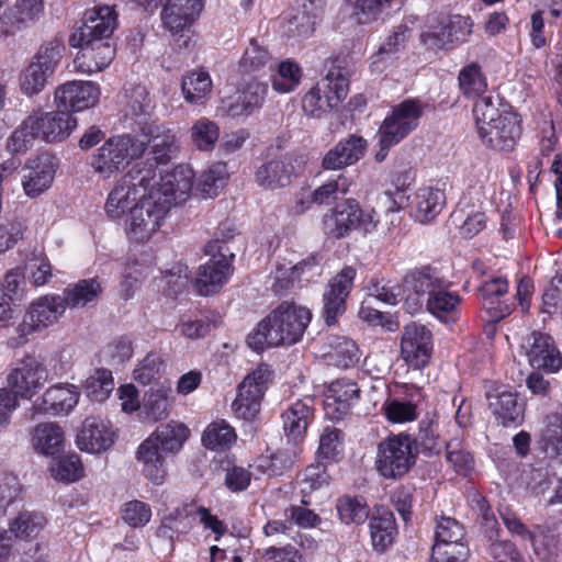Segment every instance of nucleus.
<instances>
[{
	"mask_svg": "<svg viewBox=\"0 0 562 562\" xmlns=\"http://www.w3.org/2000/svg\"><path fill=\"white\" fill-rule=\"evenodd\" d=\"M498 98L484 97L473 106L476 132L482 143L497 150L514 149L520 137V121L510 110L499 109Z\"/></svg>",
	"mask_w": 562,
	"mask_h": 562,
	"instance_id": "nucleus-1",
	"label": "nucleus"
},
{
	"mask_svg": "<svg viewBox=\"0 0 562 562\" xmlns=\"http://www.w3.org/2000/svg\"><path fill=\"white\" fill-rule=\"evenodd\" d=\"M146 151V144L132 134L108 138L90 157V166L101 179H110Z\"/></svg>",
	"mask_w": 562,
	"mask_h": 562,
	"instance_id": "nucleus-2",
	"label": "nucleus"
},
{
	"mask_svg": "<svg viewBox=\"0 0 562 562\" xmlns=\"http://www.w3.org/2000/svg\"><path fill=\"white\" fill-rule=\"evenodd\" d=\"M221 235L222 238L216 237L205 246V254L210 259L199 268L195 278V288L200 295L217 293L234 272L235 255L227 245V240L234 236L233 231L228 229V234L221 232Z\"/></svg>",
	"mask_w": 562,
	"mask_h": 562,
	"instance_id": "nucleus-3",
	"label": "nucleus"
},
{
	"mask_svg": "<svg viewBox=\"0 0 562 562\" xmlns=\"http://www.w3.org/2000/svg\"><path fill=\"white\" fill-rule=\"evenodd\" d=\"M349 71L340 65L331 66L302 98L303 112L314 119H321L347 97L349 92Z\"/></svg>",
	"mask_w": 562,
	"mask_h": 562,
	"instance_id": "nucleus-4",
	"label": "nucleus"
},
{
	"mask_svg": "<svg viewBox=\"0 0 562 562\" xmlns=\"http://www.w3.org/2000/svg\"><path fill=\"white\" fill-rule=\"evenodd\" d=\"M155 178L156 170L153 167L140 168L139 164L133 166L110 191L104 206L106 214L111 218H120L126 212H132L134 205L148 195Z\"/></svg>",
	"mask_w": 562,
	"mask_h": 562,
	"instance_id": "nucleus-5",
	"label": "nucleus"
},
{
	"mask_svg": "<svg viewBox=\"0 0 562 562\" xmlns=\"http://www.w3.org/2000/svg\"><path fill=\"white\" fill-rule=\"evenodd\" d=\"M422 113L423 108L415 100H405L393 108L378 132L380 149L375 154L376 162L384 161L390 148L398 144L417 127Z\"/></svg>",
	"mask_w": 562,
	"mask_h": 562,
	"instance_id": "nucleus-6",
	"label": "nucleus"
},
{
	"mask_svg": "<svg viewBox=\"0 0 562 562\" xmlns=\"http://www.w3.org/2000/svg\"><path fill=\"white\" fill-rule=\"evenodd\" d=\"M416 462V452L408 436H393L378 446L376 470L385 479L396 480L409 472Z\"/></svg>",
	"mask_w": 562,
	"mask_h": 562,
	"instance_id": "nucleus-7",
	"label": "nucleus"
},
{
	"mask_svg": "<svg viewBox=\"0 0 562 562\" xmlns=\"http://www.w3.org/2000/svg\"><path fill=\"white\" fill-rule=\"evenodd\" d=\"M312 313L308 308L296 305L293 302H283L277 306L267 319L272 327L271 339L281 345H293L297 342L308 323Z\"/></svg>",
	"mask_w": 562,
	"mask_h": 562,
	"instance_id": "nucleus-8",
	"label": "nucleus"
},
{
	"mask_svg": "<svg viewBox=\"0 0 562 562\" xmlns=\"http://www.w3.org/2000/svg\"><path fill=\"white\" fill-rule=\"evenodd\" d=\"M64 49V45L58 42H48L40 47L31 64L20 75V88L25 95L38 94L45 88Z\"/></svg>",
	"mask_w": 562,
	"mask_h": 562,
	"instance_id": "nucleus-9",
	"label": "nucleus"
},
{
	"mask_svg": "<svg viewBox=\"0 0 562 562\" xmlns=\"http://www.w3.org/2000/svg\"><path fill=\"white\" fill-rule=\"evenodd\" d=\"M272 380V371L266 363L248 373L238 385V393L232 404L235 415L252 420L260 411L261 401Z\"/></svg>",
	"mask_w": 562,
	"mask_h": 562,
	"instance_id": "nucleus-10",
	"label": "nucleus"
},
{
	"mask_svg": "<svg viewBox=\"0 0 562 562\" xmlns=\"http://www.w3.org/2000/svg\"><path fill=\"white\" fill-rule=\"evenodd\" d=\"M168 212V202H159V195L148 192L131 212L130 237L137 243L147 241L158 231Z\"/></svg>",
	"mask_w": 562,
	"mask_h": 562,
	"instance_id": "nucleus-11",
	"label": "nucleus"
},
{
	"mask_svg": "<svg viewBox=\"0 0 562 562\" xmlns=\"http://www.w3.org/2000/svg\"><path fill=\"white\" fill-rule=\"evenodd\" d=\"M66 311L58 294L43 295L33 301L18 327L20 336L24 337L43 330L59 321Z\"/></svg>",
	"mask_w": 562,
	"mask_h": 562,
	"instance_id": "nucleus-12",
	"label": "nucleus"
},
{
	"mask_svg": "<svg viewBox=\"0 0 562 562\" xmlns=\"http://www.w3.org/2000/svg\"><path fill=\"white\" fill-rule=\"evenodd\" d=\"M431 353V331L423 324H407L401 338V357L406 364L414 370L423 369L428 364Z\"/></svg>",
	"mask_w": 562,
	"mask_h": 562,
	"instance_id": "nucleus-13",
	"label": "nucleus"
},
{
	"mask_svg": "<svg viewBox=\"0 0 562 562\" xmlns=\"http://www.w3.org/2000/svg\"><path fill=\"white\" fill-rule=\"evenodd\" d=\"M472 25L469 16L452 15L447 23L428 26L420 34V40L429 49H450L468 40L472 33Z\"/></svg>",
	"mask_w": 562,
	"mask_h": 562,
	"instance_id": "nucleus-14",
	"label": "nucleus"
},
{
	"mask_svg": "<svg viewBox=\"0 0 562 562\" xmlns=\"http://www.w3.org/2000/svg\"><path fill=\"white\" fill-rule=\"evenodd\" d=\"M193 179V169L188 165H179L160 178L158 187L154 186V180L149 192L153 195H159V202H168V210L170 211L172 205L188 200L192 191Z\"/></svg>",
	"mask_w": 562,
	"mask_h": 562,
	"instance_id": "nucleus-15",
	"label": "nucleus"
},
{
	"mask_svg": "<svg viewBox=\"0 0 562 562\" xmlns=\"http://www.w3.org/2000/svg\"><path fill=\"white\" fill-rule=\"evenodd\" d=\"M47 379L46 367L34 358H26L10 371L7 381L13 395L31 398Z\"/></svg>",
	"mask_w": 562,
	"mask_h": 562,
	"instance_id": "nucleus-16",
	"label": "nucleus"
},
{
	"mask_svg": "<svg viewBox=\"0 0 562 562\" xmlns=\"http://www.w3.org/2000/svg\"><path fill=\"white\" fill-rule=\"evenodd\" d=\"M117 27V13L113 7L99 5L85 13L83 24L70 37L72 41L91 42L112 41L111 36Z\"/></svg>",
	"mask_w": 562,
	"mask_h": 562,
	"instance_id": "nucleus-17",
	"label": "nucleus"
},
{
	"mask_svg": "<svg viewBox=\"0 0 562 562\" xmlns=\"http://www.w3.org/2000/svg\"><path fill=\"white\" fill-rule=\"evenodd\" d=\"M56 169L55 158L49 154L44 153L27 159L21 181L25 195L35 199L47 191L54 181Z\"/></svg>",
	"mask_w": 562,
	"mask_h": 562,
	"instance_id": "nucleus-18",
	"label": "nucleus"
},
{
	"mask_svg": "<svg viewBox=\"0 0 562 562\" xmlns=\"http://www.w3.org/2000/svg\"><path fill=\"white\" fill-rule=\"evenodd\" d=\"M79 397L80 393L76 385H53L34 402L31 418L34 419L36 415H67L77 406Z\"/></svg>",
	"mask_w": 562,
	"mask_h": 562,
	"instance_id": "nucleus-19",
	"label": "nucleus"
},
{
	"mask_svg": "<svg viewBox=\"0 0 562 562\" xmlns=\"http://www.w3.org/2000/svg\"><path fill=\"white\" fill-rule=\"evenodd\" d=\"M99 98V86L92 81H68L55 90L56 108L69 113L94 106Z\"/></svg>",
	"mask_w": 562,
	"mask_h": 562,
	"instance_id": "nucleus-20",
	"label": "nucleus"
},
{
	"mask_svg": "<svg viewBox=\"0 0 562 562\" xmlns=\"http://www.w3.org/2000/svg\"><path fill=\"white\" fill-rule=\"evenodd\" d=\"M72 47H79L74 65L78 71L93 74L106 68L114 58L115 48L112 41L77 42L69 40Z\"/></svg>",
	"mask_w": 562,
	"mask_h": 562,
	"instance_id": "nucleus-21",
	"label": "nucleus"
},
{
	"mask_svg": "<svg viewBox=\"0 0 562 562\" xmlns=\"http://www.w3.org/2000/svg\"><path fill=\"white\" fill-rule=\"evenodd\" d=\"M115 430L110 420L99 417H87L77 434L76 443L81 451L101 453L109 450L115 441Z\"/></svg>",
	"mask_w": 562,
	"mask_h": 562,
	"instance_id": "nucleus-22",
	"label": "nucleus"
},
{
	"mask_svg": "<svg viewBox=\"0 0 562 562\" xmlns=\"http://www.w3.org/2000/svg\"><path fill=\"white\" fill-rule=\"evenodd\" d=\"M139 133L147 138L146 147H150L157 164H168L180 150V142L176 132L164 123L151 121L144 123Z\"/></svg>",
	"mask_w": 562,
	"mask_h": 562,
	"instance_id": "nucleus-23",
	"label": "nucleus"
},
{
	"mask_svg": "<svg viewBox=\"0 0 562 562\" xmlns=\"http://www.w3.org/2000/svg\"><path fill=\"white\" fill-rule=\"evenodd\" d=\"M532 368L557 372L562 368V355L551 336L533 331L522 345Z\"/></svg>",
	"mask_w": 562,
	"mask_h": 562,
	"instance_id": "nucleus-24",
	"label": "nucleus"
},
{
	"mask_svg": "<svg viewBox=\"0 0 562 562\" xmlns=\"http://www.w3.org/2000/svg\"><path fill=\"white\" fill-rule=\"evenodd\" d=\"M359 395L360 389L353 381L339 379L331 382L323 401L325 416L334 422L342 419L349 414Z\"/></svg>",
	"mask_w": 562,
	"mask_h": 562,
	"instance_id": "nucleus-25",
	"label": "nucleus"
},
{
	"mask_svg": "<svg viewBox=\"0 0 562 562\" xmlns=\"http://www.w3.org/2000/svg\"><path fill=\"white\" fill-rule=\"evenodd\" d=\"M356 270L345 267L328 283L324 295V317L327 325L335 323L338 315L345 312V302L353 285Z\"/></svg>",
	"mask_w": 562,
	"mask_h": 562,
	"instance_id": "nucleus-26",
	"label": "nucleus"
},
{
	"mask_svg": "<svg viewBox=\"0 0 562 562\" xmlns=\"http://www.w3.org/2000/svg\"><path fill=\"white\" fill-rule=\"evenodd\" d=\"M322 5L316 0H305L300 9L286 16L281 25V33L292 43L310 37L315 29Z\"/></svg>",
	"mask_w": 562,
	"mask_h": 562,
	"instance_id": "nucleus-27",
	"label": "nucleus"
},
{
	"mask_svg": "<svg viewBox=\"0 0 562 562\" xmlns=\"http://www.w3.org/2000/svg\"><path fill=\"white\" fill-rule=\"evenodd\" d=\"M43 9V0H15L0 15V34L8 36L22 31L40 19Z\"/></svg>",
	"mask_w": 562,
	"mask_h": 562,
	"instance_id": "nucleus-28",
	"label": "nucleus"
},
{
	"mask_svg": "<svg viewBox=\"0 0 562 562\" xmlns=\"http://www.w3.org/2000/svg\"><path fill=\"white\" fill-rule=\"evenodd\" d=\"M367 140L362 136L349 135L340 139L322 159L325 170H341L357 164L366 154Z\"/></svg>",
	"mask_w": 562,
	"mask_h": 562,
	"instance_id": "nucleus-29",
	"label": "nucleus"
},
{
	"mask_svg": "<svg viewBox=\"0 0 562 562\" xmlns=\"http://www.w3.org/2000/svg\"><path fill=\"white\" fill-rule=\"evenodd\" d=\"M358 201L347 199L334 209L327 212L323 217L324 233L335 239H340L349 235V233L358 228L359 220L357 218Z\"/></svg>",
	"mask_w": 562,
	"mask_h": 562,
	"instance_id": "nucleus-30",
	"label": "nucleus"
},
{
	"mask_svg": "<svg viewBox=\"0 0 562 562\" xmlns=\"http://www.w3.org/2000/svg\"><path fill=\"white\" fill-rule=\"evenodd\" d=\"M31 117L36 121L35 130L41 138L48 143L66 139L77 126V120L63 109H57L56 112L35 113Z\"/></svg>",
	"mask_w": 562,
	"mask_h": 562,
	"instance_id": "nucleus-31",
	"label": "nucleus"
},
{
	"mask_svg": "<svg viewBox=\"0 0 562 562\" xmlns=\"http://www.w3.org/2000/svg\"><path fill=\"white\" fill-rule=\"evenodd\" d=\"M445 205L446 194L442 190L432 187L419 188L411 198V215L416 222L428 224L442 212Z\"/></svg>",
	"mask_w": 562,
	"mask_h": 562,
	"instance_id": "nucleus-32",
	"label": "nucleus"
},
{
	"mask_svg": "<svg viewBox=\"0 0 562 562\" xmlns=\"http://www.w3.org/2000/svg\"><path fill=\"white\" fill-rule=\"evenodd\" d=\"M299 170L293 166L292 158L279 157L270 159L258 167L256 181L266 190H276L289 186Z\"/></svg>",
	"mask_w": 562,
	"mask_h": 562,
	"instance_id": "nucleus-33",
	"label": "nucleus"
},
{
	"mask_svg": "<svg viewBox=\"0 0 562 562\" xmlns=\"http://www.w3.org/2000/svg\"><path fill=\"white\" fill-rule=\"evenodd\" d=\"M168 453L148 437L137 448L136 460L142 465V473L154 484H161L167 475Z\"/></svg>",
	"mask_w": 562,
	"mask_h": 562,
	"instance_id": "nucleus-34",
	"label": "nucleus"
},
{
	"mask_svg": "<svg viewBox=\"0 0 562 562\" xmlns=\"http://www.w3.org/2000/svg\"><path fill=\"white\" fill-rule=\"evenodd\" d=\"M508 291V282L505 278L495 277L485 281L479 288V294L483 307L488 313L492 322L497 323L512 313V304L501 301L499 297Z\"/></svg>",
	"mask_w": 562,
	"mask_h": 562,
	"instance_id": "nucleus-35",
	"label": "nucleus"
},
{
	"mask_svg": "<svg viewBox=\"0 0 562 562\" xmlns=\"http://www.w3.org/2000/svg\"><path fill=\"white\" fill-rule=\"evenodd\" d=\"M122 98L124 117L134 121L138 125V130L144 123L153 121L149 120L151 100L144 85L128 83L123 89Z\"/></svg>",
	"mask_w": 562,
	"mask_h": 562,
	"instance_id": "nucleus-36",
	"label": "nucleus"
},
{
	"mask_svg": "<svg viewBox=\"0 0 562 562\" xmlns=\"http://www.w3.org/2000/svg\"><path fill=\"white\" fill-rule=\"evenodd\" d=\"M172 403L173 397L170 382L166 381L149 389L143 398V413L145 414V419L151 423H157L167 418Z\"/></svg>",
	"mask_w": 562,
	"mask_h": 562,
	"instance_id": "nucleus-37",
	"label": "nucleus"
},
{
	"mask_svg": "<svg viewBox=\"0 0 562 562\" xmlns=\"http://www.w3.org/2000/svg\"><path fill=\"white\" fill-rule=\"evenodd\" d=\"M103 291L101 281L97 278L82 279L69 284L60 295L65 307L71 310L83 308L98 301Z\"/></svg>",
	"mask_w": 562,
	"mask_h": 562,
	"instance_id": "nucleus-38",
	"label": "nucleus"
},
{
	"mask_svg": "<svg viewBox=\"0 0 562 562\" xmlns=\"http://www.w3.org/2000/svg\"><path fill=\"white\" fill-rule=\"evenodd\" d=\"M321 272V261L318 257L311 256L289 269L278 268L274 273L272 286L276 292H279L288 289L295 281L301 282L305 280L308 282L314 277L319 276Z\"/></svg>",
	"mask_w": 562,
	"mask_h": 562,
	"instance_id": "nucleus-39",
	"label": "nucleus"
},
{
	"mask_svg": "<svg viewBox=\"0 0 562 562\" xmlns=\"http://www.w3.org/2000/svg\"><path fill=\"white\" fill-rule=\"evenodd\" d=\"M31 442L36 452L55 456L64 448L65 434L57 423H41L32 430Z\"/></svg>",
	"mask_w": 562,
	"mask_h": 562,
	"instance_id": "nucleus-40",
	"label": "nucleus"
},
{
	"mask_svg": "<svg viewBox=\"0 0 562 562\" xmlns=\"http://www.w3.org/2000/svg\"><path fill=\"white\" fill-rule=\"evenodd\" d=\"M351 186L352 179L346 173H339L330 177L308 194L306 199L307 205L305 209H308L311 204L328 205L339 196L346 195ZM300 211H304V207Z\"/></svg>",
	"mask_w": 562,
	"mask_h": 562,
	"instance_id": "nucleus-41",
	"label": "nucleus"
},
{
	"mask_svg": "<svg viewBox=\"0 0 562 562\" xmlns=\"http://www.w3.org/2000/svg\"><path fill=\"white\" fill-rule=\"evenodd\" d=\"M324 357L335 367L347 369L360 359L356 342L347 337L329 336L326 340Z\"/></svg>",
	"mask_w": 562,
	"mask_h": 562,
	"instance_id": "nucleus-42",
	"label": "nucleus"
},
{
	"mask_svg": "<svg viewBox=\"0 0 562 562\" xmlns=\"http://www.w3.org/2000/svg\"><path fill=\"white\" fill-rule=\"evenodd\" d=\"M190 436L189 428L180 422L170 420L159 425L149 436L169 456L178 453Z\"/></svg>",
	"mask_w": 562,
	"mask_h": 562,
	"instance_id": "nucleus-43",
	"label": "nucleus"
},
{
	"mask_svg": "<svg viewBox=\"0 0 562 562\" xmlns=\"http://www.w3.org/2000/svg\"><path fill=\"white\" fill-rule=\"evenodd\" d=\"M307 402L312 400L296 401L282 413L284 432L292 440L302 438L307 429L312 415V408Z\"/></svg>",
	"mask_w": 562,
	"mask_h": 562,
	"instance_id": "nucleus-44",
	"label": "nucleus"
},
{
	"mask_svg": "<svg viewBox=\"0 0 562 562\" xmlns=\"http://www.w3.org/2000/svg\"><path fill=\"white\" fill-rule=\"evenodd\" d=\"M372 548L383 553L393 543L396 532L395 519L392 513L383 512L373 516L369 522Z\"/></svg>",
	"mask_w": 562,
	"mask_h": 562,
	"instance_id": "nucleus-45",
	"label": "nucleus"
},
{
	"mask_svg": "<svg viewBox=\"0 0 562 562\" xmlns=\"http://www.w3.org/2000/svg\"><path fill=\"white\" fill-rule=\"evenodd\" d=\"M538 443L548 456L562 458V414L546 416Z\"/></svg>",
	"mask_w": 562,
	"mask_h": 562,
	"instance_id": "nucleus-46",
	"label": "nucleus"
},
{
	"mask_svg": "<svg viewBox=\"0 0 562 562\" xmlns=\"http://www.w3.org/2000/svg\"><path fill=\"white\" fill-rule=\"evenodd\" d=\"M404 288L414 292L416 295H425L428 297L443 283L435 269L429 266L411 270L404 277Z\"/></svg>",
	"mask_w": 562,
	"mask_h": 562,
	"instance_id": "nucleus-47",
	"label": "nucleus"
},
{
	"mask_svg": "<svg viewBox=\"0 0 562 562\" xmlns=\"http://www.w3.org/2000/svg\"><path fill=\"white\" fill-rule=\"evenodd\" d=\"M460 296L457 293L448 291L443 283L427 299V310L442 322L454 319Z\"/></svg>",
	"mask_w": 562,
	"mask_h": 562,
	"instance_id": "nucleus-48",
	"label": "nucleus"
},
{
	"mask_svg": "<svg viewBox=\"0 0 562 562\" xmlns=\"http://www.w3.org/2000/svg\"><path fill=\"white\" fill-rule=\"evenodd\" d=\"M303 71L301 66L291 59L281 61L271 74V85L279 93H290L301 83Z\"/></svg>",
	"mask_w": 562,
	"mask_h": 562,
	"instance_id": "nucleus-49",
	"label": "nucleus"
},
{
	"mask_svg": "<svg viewBox=\"0 0 562 562\" xmlns=\"http://www.w3.org/2000/svg\"><path fill=\"white\" fill-rule=\"evenodd\" d=\"M181 90L188 103H202L212 90V80L209 72L203 70L189 72L182 79Z\"/></svg>",
	"mask_w": 562,
	"mask_h": 562,
	"instance_id": "nucleus-50",
	"label": "nucleus"
},
{
	"mask_svg": "<svg viewBox=\"0 0 562 562\" xmlns=\"http://www.w3.org/2000/svg\"><path fill=\"white\" fill-rule=\"evenodd\" d=\"M189 133L191 144L201 151L213 150L220 138V127L217 123L207 117L196 120L192 124Z\"/></svg>",
	"mask_w": 562,
	"mask_h": 562,
	"instance_id": "nucleus-51",
	"label": "nucleus"
},
{
	"mask_svg": "<svg viewBox=\"0 0 562 562\" xmlns=\"http://www.w3.org/2000/svg\"><path fill=\"white\" fill-rule=\"evenodd\" d=\"M459 88L464 97L470 99L480 100L487 97L485 94L487 89L486 79L481 71L477 64H470L463 67L459 72Z\"/></svg>",
	"mask_w": 562,
	"mask_h": 562,
	"instance_id": "nucleus-52",
	"label": "nucleus"
},
{
	"mask_svg": "<svg viewBox=\"0 0 562 562\" xmlns=\"http://www.w3.org/2000/svg\"><path fill=\"white\" fill-rule=\"evenodd\" d=\"M87 397L94 402H104L114 390V379L108 369H97L91 373L83 385Z\"/></svg>",
	"mask_w": 562,
	"mask_h": 562,
	"instance_id": "nucleus-53",
	"label": "nucleus"
},
{
	"mask_svg": "<svg viewBox=\"0 0 562 562\" xmlns=\"http://www.w3.org/2000/svg\"><path fill=\"white\" fill-rule=\"evenodd\" d=\"M234 428L225 420L211 423L203 432L202 443L211 450L227 448L236 440Z\"/></svg>",
	"mask_w": 562,
	"mask_h": 562,
	"instance_id": "nucleus-54",
	"label": "nucleus"
},
{
	"mask_svg": "<svg viewBox=\"0 0 562 562\" xmlns=\"http://www.w3.org/2000/svg\"><path fill=\"white\" fill-rule=\"evenodd\" d=\"M490 407L504 426L516 423L522 417V405L510 392H503L495 396L494 401L490 402Z\"/></svg>",
	"mask_w": 562,
	"mask_h": 562,
	"instance_id": "nucleus-55",
	"label": "nucleus"
},
{
	"mask_svg": "<svg viewBox=\"0 0 562 562\" xmlns=\"http://www.w3.org/2000/svg\"><path fill=\"white\" fill-rule=\"evenodd\" d=\"M36 121L27 116L7 140V149L12 155L25 154L33 147L34 140L41 138L35 130Z\"/></svg>",
	"mask_w": 562,
	"mask_h": 562,
	"instance_id": "nucleus-56",
	"label": "nucleus"
},
{
	"mask_svg": "<svg viewBox=\"0 0 562 562\" xmlns=\"http://www.w3.org/2000/svg\"><path fill=\"white\" fill-rule=\"evenodd\" d=\"M166 371V363L157 352L147 353L133 370V378L143 385L157 382Z\"/></svg>",
	"mask_w": 562,
	"mask_h": 562,
	"instance_id": "nucleus-57",
	"label": "nucleus"
},
{
	"mask_svg": "<svg viewBox=\"0 0 562 562\" xmlns=\"http://www.w3.org/2000/svg\"><path fill=\"white\" fill-rule=\"evenodd\" d=\"M336 508L340 520L347 525L362 524L369 517V507L360 496H342L338 499Z\"/></svg>",
	"mask_w": 562,
	"mask_h": 562,
	"instance_id": "nucleus-58",
	"label": "nucleus"
},
{
	"mask_svg": "<svg viewBox=\"0 0 562 562\" xmlns=\"http://www.w3.org/2000/svg\"><path fill=\"white\" fill-rule=\"evenodd\" d=\"M470 549L464 540L435 542L431 548L432 562H467Z\"/></svg>",
	"mask_w": 562,
	"mask_h": 562,
	"instance_id": "nucleus-59",
	"label": "nucleus"
},
{
	"mask_svg": "<svg viewBox=\"0 0 562 562\" xmlns=\"http://www.w3.org/2000/svg\"><path fill=\"white\" fill-rule=\"evenodd\" d=\"M55 480L61 482H76L83 477L85 469L78 454L71 453L59 459L50 469Z\"/></svg>",
	"mask_w": 562,
	"mask_h": 562,
	"instance_id": "nucleus-60",
	"label": "nucleus"
},
{
	"mask_svg": "<svg viewBox=\"0 0 562 562\" xmlns=\"http://www.w3.org/2000/svg\"><path fill=\"white\" fill-rule=\"evenodd\" d=\"M227 178V168L223 162L213 164L199 178L196 189L206 194L214 196L225 184Z\"/></svg>",
	"mask_w": 562,
	"mask_h": 562,
	"instance_id": "nucleus-61",
	"label": "nucleus"
},
{
	"mask_svg": "<svg viewBox=\"0 0 562 562\" xmlns=\"http://www.w3.org/2000/svg\"><path fill=\"white\" fill-rule=\"evenodd\" d=\"M271 60L268 49L261 46L256 40H250L240 60L239 69L244 72L259 71Z\"/></svg>",
	"mask_w": 562,
	"mask_h": 562,
	"instance_id": "nucleus-62",
	"label": "nucleus"
},
{
	"mask_svg": "<svg viewBox=\"0 0 562 562\" xmlns=\"http://www.w3.org/2000/svg\"><path fill=\"white\" fill-rule=\"evenodd\" d=\"M45 525V518L35 513H22L10 525V532L16 538L36 536Z\"/></svg>",
	"mask_w": 562,
	"mask_h": 562,
	"instance_id": "nucleus-63",
	"label": "nucleus"
},
{
	"mask_svg": "<svg viewBox=\"0 0 562 562\" xmlns=\"http://www.w3.org/2000/svg\"><path fill=\"white\" fill-rule=\"evenodd\" d=\"M267 92L268 87L266 83L255 79L249 81L239 97L241 111L251 113L254 110L260 108L265 101Z\"/></svg>",
	"mask_w": 562,
	"mask_h": 562,
	"instance_id": "nucleus-64",
	"label": "nucleus"
}]
</instances>
